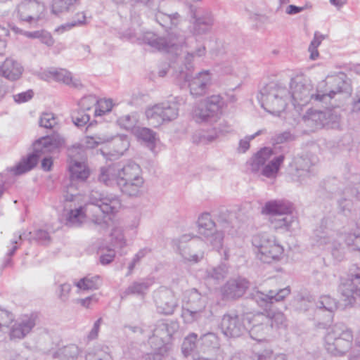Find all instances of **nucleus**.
Instances as JSON below:
<instances>
[{
	"label": "nucleus",
	"mask_w": 360,
	"mask_h": 360,
	"mask_svg": "<svg viewBox=\"0 0 360 360\" xmlns=\"http://www.w3.org/2000/svg\"><path fill=\"white\" fill-rule=\"evenodd\" d=\"M293 139V135L288 131L274 134L271 139L274 148L264 147L255 153L247 162L249 169L253 173L261 171L267 178H275L288 153L287 146L277 145Z\"/></svg>",
	"instance_id": "nucleus-1"
},
{
	"label": "nucleus",
	"mask_w": 360,
	"mask_h": 360,
	"mask_svg": "<svg viewBox=\"0 0 360 360\" xmlns=\"http://www.w3.org/2000/svg\"><path fill=\"white\" fill-rule=\"evenodd\" d=\"M114 181L123 195L131 198L142 195L145 181L143 171L134 161L128 160L114 163Z\"/></svg>",
	"instance_id": "nucleus-2"
},
{
	"label": "nucleus",
	"mask_w": 360,
	"mask_h": 360,
	"mask_svg": "<svg viewBox=\"0 0 360 360\" xmlns=\"http://www.w3.org/2000/svg\"><path fill=\"white\" fill-rule=\"evenodd\" d=\"M112 199L110 197L103 196L97 192H92L89 196V203L85 206H80L78 208L70 210L67 220L68 222L74 226H79L86 217V212L89 210L90 205L95 206L101 212V216H96L94 219L95 224L100 225L102 229H106L109 227L112 219Z\"/></svg>",
	"instance_id": "nucleus-3"
},
{
	"label": "nucleus",
	"mask_w": 360,
	"mask_h": 360,
	"mask_svg": "<svg viewBox=\"0 0 360 360\" xmlns=\"http://www.w3.org/2000/svg\"><path fill=\"white\" fill-rule=\"evenodd\" d=\"M64 144V139L58 134L43 136L33 143V153L22 158L10 171L15 175H20L32 169L37 164L39 158L45 153L58 151Z\"/></svg>",
	"instance_id": "nucleus-4"
},
{
	"label": "nucleus",
	"mask_w": 360,
	"mask_h": 360,
	"mask_svg": "<svg viewBox=\"0 0 360 360\" xmlns=\"http://www.w3.org/2000/svg\"><path fill=\"white\" fill-rule=\"evenodd\" d=\"M257 98L266 112L278 116L286 108L290 91L282 84L270 82L260 89Z\"/></svg>",
	"instance_id": "nucleus-5"
},
{
	"label": "nucleus",
	"mask_w": 360,
	"mask_h": 360,
	"mask_svg": "<svg viewBox=\"0 0 360 360\" xmlns=\"http://www.w3.org/2000/svg\"><path fill=\"white\" fill-rule=\"evenodd\" d=\"M352 340L351 330L342 323H338L328 328L324 347L333 356H343L350 349Z\"/></svg>",
	"instance_id": "nucleus-6"
},
{
	"label": "nucleus",
	"mask_w": 360,
	"mask_h": 360,
	"mask_svg": "<svg viewBox=\"0 0 360 360\" xmlns=\"http://www.w3.org/2000/svg\"><path fill=\"white\" fill-rule=\"evenodd\" d=\"M181 317L186 323L199 320L205 314L207 297L195 288L186 290L182 301Z\"/></svg>",
	"instance_id": "nucleus-7"
},
{
	"label": "nucleus",
	"mask_w": 360,
	"mask_h": 360,
	"mask_svg": "<svg viewBox=\"0 0 360 360\" xmlns=\"http://www.w3.org/2000/svg\"><path fill=\"white\" fill-rule=\"evenodd\" d=\"M290 89V99L292 101L294 105L304 106L312 100L323 102L322 98L316 96L319 94L318 86L314 90V85L308 79H292Z\"/></svg>",
	"instance_id": "nucleus-8"
},
{
	"label": "nucleus",
	"mask_w": 360,
	"mask_h": 360,
	"mask_svg": "<svg viewBox=\"0 0 360 360\" xmlns=\"http://www.w3.org/2000/svg\"><path fill=\"white\" fill-rule=\"evenodd\" d=\"M145 114L149 124L158 127L165 122L176 119L179 116V108L175 103L165 101L148 108Z\"/></svg>",
	"instance_id": "nucleus-9"
},
{
	"label": "nucleus",
	"mask_w": 360,
	"mask_h": 360,
	"mask_svg": "<svg viewBox=\"0 0 360 360\" xmlns=\"http://www.w3.org/2000/svg\"><path fill=\"white\" fill-rule=\"evenodd\" d=\"M191 238V236L185 234L173 240V244L186 262L198 263L204 257L205 244L200 240Z\"/></svg>",
	"instance_id": "nucleus-10"
},
{
	"label": "nucleus",
	"mask_w": 360,
	"mask_h": 360,
	"mask_svg": "<svg viewBox=\"0 0 360 360\" xmlns=\"http://www.w3.org/2000/svg\"><path fill=\"white\" fill-rule=\"evenodd\" d=\"M316 158L309 153L295 157L291 165L294 168L290 173L292 180L300 184H307L316 174Z\"/></svg>",
	"instance_id": "nucleus-11"
},
{
	"label": "nucleus",
	"mask_w": 360,
	"mask_h": 360,
	"mask_svg": "<svg viewBox=\"0 0 360 360\" xmlns=\"http://www.w3.org/2000/svg\"><path fill=\"white\" fill-rule=\"evenodd\" d=\"M198 233L205 237L214 249L219 251L223 246L224 233L216 229L217 224L207 212L201 214L198 219Z\"/></svg>",
	"instance_id": "nucleus-12"
},
{
	"label": "nucleus",
	"mask_w": 360,
	"mask_h": 360,
	"mask_svg": "<svg viewBox=\"0 0 360 360\" xmlns=\"http://www.w3.org/2000/svg\"><path fill=\"white\" fill-rule=\"evenodd\" d=\"M331 86H328L326 81H321L318 84L317 97L322 98L323 102L327 103L337 94L346 93L350 94L352 86L349 79L344 73H340L332 78Z\"/></svg>",
	"instance_id": "nucleus-13"
},
{
	"label": "nucleus",
	"mask_w": 360,
	"mask_h": 360,
	"mask_svg": "<svg viewBox=\"0 0 360 360\" xmlns=\"http://www.w3.org/2000/svg\"><path fill=\"white\" fill-rule=\"evenodd\" d=\"M245 320L250 337L257 341L265 340L272 332L269 315L264 313H246Z\"/></svg>",
	"instance_id": "nucleus-14"
},
{
	"label": "nucleus",
	"mask_w": 360,
	"mask_h": 360,
	"mask_svg": "<svg viewBox=\"0 0 360 360\" xmlns=\"http://www.w3.org/2000/svg\"><path fill=\"white\" fill-rule=\"evenodd\" d=\"M222 104V98L219 95H212L195 108L193 117L198 122L215 121Z\"/></svg>",
	"instance_id": "nucleus-15"
},
{
	"label": "nucleus",
	"mask_w": 360,
	"mask_h": 360,
	"mask_svg": "<svg viewBox=\"0 0 360 360\" xmlns=\"http://www.w3.org/2000/svg\"><path fill=\"white\" fill-rule=\"evenodd\" d=\"M180 76L188 82L191 94L194 97L202 96L207 94L212 82L211 73L208 70H203L195 76L181 70Z\"/></svg>",
	"instance_id": "nucleus-16"
},
{
	"label": "nucleus",
	"mask_w": 360,
	"mask_h": 360,
	"mask_svg": "<svg viewBox=\"0 0 360 360\" xmlns=\"http://www.w3.org/2000/svg\"><path fill=\"white\" fill-rule=\"evenodd\" d=\"M245 316L246 314H224L221 322V330L224 335L229 338H238L248 331V327Z\"/></svg>",
	"instance_id": "nucleus-17"
},
{
	"label": "nucleus",
	"mask_w": 360,
	"mask_h": 360,
	"mask_svg": "<svg viewBox=\"0 0 360 360\" xmlns=\"http://www.w3.org/2000/svg\"><path fill=\"white\" fill-rule=\"evenodd\" d=\"M83 150L80 147L73 146L68 150V169L72 181H85L89 176L85 162L83 161Z\"/></svg>",
	"instance_id": "nucleus-18"
},
{
	"label": "nucleus",
	"mask_w": 360,
	"mask_h": 360,
	"mask_svg": "<svg viewBox=\"0 0 360 360\" xmlns=\"http://www.w3.org/2000/svg\"><path fill=\"white\" fill-rule=\"evenodd\" d=\"M44 11V5L37 0H22L16 8L19 20L29 23H37Z\"/></svg>",
	"instance_id": "nucleus-19"
},
{
	"label": "nucleus",
	"mask_w": 360,
	"mask_h": 360,
	"mask_svg": "<svg viewBox=\"0 0 360 360\" xmlns=\"http://www.w3.org/2000/svg\"><path fill=\"white\" fill-rule=\"evenodd\" d=\"M154 300L158 312L172 314L178 306V302L173 291L165 287H160L153 293Z\"/></svg>",
	"instance_id": "nucleus-20"
},
{
	"label": "nucleus",
	"mask_w": 360,
	"mask_h": 360,
	"mask_svg": "<svg viewBox=\"0 0 360 360\" xmlns=\"http://www.w3.org/2000/svg\"><path fill=\"white\" fill-rule=\"evenodd\" d=\"M38 321L36 313L24 314L20 316L11 327L9 336L11 340L25 338L34 328Z\"/></svg>",
	"instance_id": "nucleus-21"
},
{
	"label": "nucleus",
	"mask_w": 360,
	"mask_h": 360,
	"mask_svg": "<svg viewBox=\"0 0 360 360\" xmlns=\"http://www.w3.org/2000/svg\"><path fill=\"white\" fill-rule=\"evenodd\" d=\"M250 287V283L245 278L238 277L229 280L221 288L224 300H235L241 297Z\"/></svg>",
	"instance_id": "nucleus-22"
},
{
	"label": "nucleus",
	"mask_w": 360,
	"mask_h": 360,
	"mask_svg": "<svg viewBox=\"0 0 360 360\" xmlns=\"http://www.w3.org/2000/svg\"><path fill=\"white\" fill-rule=\"evenodd\" d=\"M193 32L197 35L205 34L210 32L213 23L214 18L212 13L207 9L198 8L192 10Z\"/></svg>",
	"instance_id": "nucleus-23"
},
{
	"label": "nucleus",
	"mask_w": 360,
	"mask_h": 360,
	"mask_svg": "<svg viewBox=\"0 0 360 360\" xmlns=\"http://www.w3.org/2000/svg\"><path fill=\"white\" fill-rule=\"evenodd\" d=\"M290 293L288 287L278 290H271L267 294L259 290L253 292L252 298L262 307H267L269 304H273L283 300Z\"/></svg>",
	"instance_id": "nucleus-24"
},
{
	"label": "nucleus",
	"mask_w": 360,
	"mask_h": 360,
	"mask_svg": "<svg viewBox=\"0 0 360 360\" xmlns=\"http://www.w3.org/2000/svg\"><path fill=\"white\" fill-rule=\"evenodd\" d=\"M179 323L174 321H159L153 332L158 336V345H165L169 340L173 334L179 329Z\"/></svg>",
	"instance_id": "nucleus-25"
},
{
	"label": "nucleus",
	"mask_w": 360,
	"mask_h": 360,
	"mask_svg": "<svg viewBox=\"0 0 360 360\" xmlns=\"http://www.w3.org/2000/svg\"><path fill=\"white\" fill-rule=\"evenodd\" d=\"M292 211V205L283 200H274L266 202L262 208V214L268 215L269 218L276 217L278 215Z\"/></svg>",
	"instance_id": "nucleus-26"
},
{
	"label": "nucleus",
	"mask_w": 360,
	"mask_h": 360,
	"mask_svg": "<svg viewBox=\"0 0 360 360\" xmlns=\"http://www.w3.org/2000/svg\"><path fill=\"white\" fill-rule=\"evenodd\" d=\"M269 221L272 229L282 231H290L297 225V217L292 214V211L276 217L269 218Z\"/></svg>",
	"instance_id": "nucleus-27"
},
{
	"label": "nucleus",
	"mask_w": 360,
	"mask_h": 360,
	"mask_svg": "<svg viewBox=\"0 0 360 360\" xmlns=\"http://www.w3.org/2000/svg\"><path fill=\"white\" fill-rule=\"evenodd\" d=\"M340 291L345 301L352 304L354 301V296L360 297V274L352 275L351 278L340 287Z\"/></svg>",
	"instance_id": "nucleus-28"
},
{
	"label": "nucleus",
	"mask_w": 360,
	"mask_h": 360,
	"mask_svg": "<svg viewBox=\"0 0 360 360\" xmlns=\"http://www.w3.org/2000/svg\"><path fill=\"white\" fill-rule=\"evenodd\" d=\"M23 72V68L17 60L8 58L0 65V75L10 81L18 79Z\"/></svg>",
	"instance_id": "nucleus-29"
},
{
	"label": "nucleus",
	"mask_w": 360,
	"mask_h": 360,
	"mask_svg": "<svg viewBox=\"0 0 360 360\" xmlns=\"http://www.w3.org/2000/svg\"><path fill=\"white\" fill-rule=\"evenodd\" d=\"M155 18L167 32L176 28L182 22L181 16L177 12L167 14L158 11L155 13Z\"/></svg>",
	"instance_id": "nucleus-30"
},
{
	"label": "nucleus",
	"mask_w": 360,
	"mask_h": 360,
	"mask_svg": "<svg viewBox=\"0 0 360 360\" xmlns=\"http://www.w3.org/2000/svg\"><path fill=\"white\" fill-rule=\"evenodd\" d=\"M153 283L154 281L152 278H143L134 281L122 293L121 297L123 298L124 297L129 295H136L143 297Z\"/></svg>",
	"instance_id": "nucleus-31"
},
{
	"label": "nucleus",
	"mask_w": 360,
	"mask_h": 360,
	"mask_svg": "<svg viewBox=\"0 0 360 360\" xmlns=\"http://www.w3.org/2000/svg\"><path fill=\"white\" fill-rule=\"evenodd\" d=\"M118 225L120 222L114 219V258L117 255L122 256L127 252V243L123 233V229Z\"/></svg>",
	"instance_id": "nucleus-32"
},
{
	"label": "nucleus",
	"mask_w": 360,
	"mask_h": 360,
	"mask_svg": "<svg viewBox=\"0 0 360 360\" xmlns=\"http://www.w3.org/2000/svg\"><path fill=\"white\" fill-rule=\"evenodd\" d=\"M143 43L146 44L158 51H167L168 48L173 46L174 43L168 41L165 37H158L151 32H145L142 37Z\"/></svg>",
	"instance_id": "nucleus-33"
},
{
	"label": "nucleus",
	"mask_w": 360,
	"mask_h": 360,
	"mask_svg": "<svg viewBox=\"0 0 360 360\" xmlns=\"http://www.w3.org/2000/svg\"><path fill=\"white\" fill-rule=\"evenodd\" d=\"M274 236L266 233H260L253 236L252 238V245L257 250V257L264 262V258L266 257L267 247Z\"/></svg>",
	"instance_id": "nucleus-34"
},
{
	"label": "nucleus",
	"mask_w": 360,
	"mask_h": 360,
	"mask_svg": "<svg viewBox=\"0 0 360 360\" xmlns=\"http://www.w3.org/2000/svg\"><path fill=\"white\" fill-rule=\"evenodd\" d=\"M274 236L266 233H260L253 236L252 238V245L257 250V257L264 262V258L266 257L267 247Z\"/></svg>",
	"instance_id": "nucleus-35"
},
{
	"label": "nucleus",
	"mask_w": 360,
	"mask_h": 360,
	"mask_svg": "<svg viewBox=\"0 0 360 360\" xmlns=\"http://www.w3.org/2000/svg\"><path fill=\"white\" fill-rule=\"evenodd\" d=\"M325 116V110L310 109L307 110L303 118L308 126L318 129L326 127L327 124Z\"/></svg>",
	"instance_id": "nucleus-36"
},
{
	"label": "nucleus",
	"mask_w": 360,
	"mask_h": 360,
	"mask_svg": "<svg viewBox=\"0 0 360 360\" xmlns=\"http://www.w3.org/2000/svg\"><path fill=\"white\" fill-rule=\"evenodd\" d=\"M198 343L201 346L200 349L204 353L207 352L210 355L215 353L219 345L217 337L212 333L203 335L198 340ZM202 358L204 359L205 357L202 356ZM205 358L207 359V357ZM207 358H211V356H207Z\"/></svg>",
	"instance_id": "nucleus-37"
},
{
	"label": "nucleus",
	"mask_w": 360,
	"mask_h": 360,
	"mask_svg": "<svg viewBox=\"0 0 360 360\" xmlns=\"http://www.w3.org/2000/svg\"><path fill=\"white\" fill-rule=\"evenodd\" d=\"M79 354V347L71 344L59 348L53 354V360H77Z\"/></svg>",
	"instance_id": "nucleus-38"
},
{
	"label": "nucleus",
	"mask_w": 360,
	"mask_h": 360,
	"mask_svg": "<svg viewBox=\"0 0 360 360\" xmlns=\"http://www.w3.org/2000/svg\"><path fill=\"white\" fill-rule=\"evenodd\" d=\"M81 0H53L51 12L55 15L67 13L80 4Z\"/></svg>",
	"instance_id": "nucleus-39"
},
{
	"label": "nucleus",
	"mask_w": 360,
	"mask_h": 360,
	"mask_svg": "<svg viewBox=\"0 0 360 360\" xmlns=\"http://www.w3.org/2000/svg\"><path fill=\"white\" fill-rule=\"evenodd\" d=\"M102 284V278L98 275L86 276L75 283V285L83 290L98 289Z\"/></svg>",
	"instance_id": "nucleus-40"
},
{
	"label": "nucleus",
	"mask_w": 360,
	"mask_h": 360,
	"mask_svg": "<svg viewBox=\"0 0 360 360\" xmlns=\"http://www.w3.org/2000/svg\"><path fill=\"white\" fill-rule=\"evenodd\" d=\"M267 247L266 257L264 258V263H271L278 260L283 253V247L279 245L274 237L272 238Z\"/></svg>",
	"instance_id": "nucleus-41"
},
{
	"label": "nucleus",
	"mask_w": 360,
	"mask_h": 360,
	"mask_svg": "<svg viewBox=\"0 0 360 360\" xmlns=\"http://www.w3.org/2000/svg\"><path fill=\"white\" fill-rule=\"evenodd\" d=\"M227 272V267L224 264L217 266H210L205 271V278L217 281H222L226 276Z\"/></svg>",
	"instance_id": "nucleus-42"
},
{
	"label": "nucleus",
	"mask_w": 360,
	"mask_h": 360,
	"mask_svg": "<svg viewBox=\"0 0 360 360\" xmlns=\"http://www.w3.org/2000/svg\"><path fill=\"white\" fill-rule=\"evenodd\" d=\"M129 147V141L126 135L114 136V158L122 155Z\"/></svg>",
	"instance_id": "nucleus-43"
},
{
	"label": "nucleus",
	"mask_w": 360,
	"mask_h": 360,
	"mask_svg": "<svg viewBox=\"0 0 360 360\" xmlns=\"http://www.w3.org/2000/svg\"><path fill=\"white\" fill-rule=\"evenodd\" d=\"M219 136V131L215 129H212L207 132H199L193 136V142L197 143L207 144L214 141Z\"/></svg>",
	"instance_id": "nucleus-44"
},
{
	"label": "nucleus",
	"mask_w": 360,
	"mask_h": 360,
	"mask_svg": "<svg viewBox=\"0 0 360 360\" xmlns=\"http://www.w3.org/2000/svg\"><path fill=\"white\" fill-rule=\"evenodd\" d=\"M112 108V101L111 99H97L96 108L94 110V117H102L110 112Z\"/></svg>",
	"instance_id": "nucleus-45"
},
{
	"label": "nucleus",
	"mask_w": 360,
	"mask_h": 360,
	"mask_svg": "<svg viewBox=\"0 0 360 360\" xmlns=\"http://www.w3.org/2000/svg\"><path fill=\"white\" fill-rule=\"evenodd\" d=\"M49 77L53 79L58 82H62L66 84H70L72 82V76L70 72L65 69H54L49 70Z\"/></svg>",
	"instance_id": "nucleus-46"
},
{
	"label": "nucleus",
	"mask_w": 360,
	"mask_h": 360,
	"mask_svg": "<svg viewBox=\"0 0 360 360\" xmlns=\"http://www.w3.org/2000/svg\"><path fill=\"white\" fill-rule=\"evenodd\" d=\"M316 307L329 312H333L338 307L335 300L328 295L321 296L316 302Z\"/></svg>",
	"instance_id": "nucleus-47"
},
{
	"label": "nucleus",
	"mask_w": 360,
	"mask_h": 360,
	"mask_svg": "<svg viewBox=\"0 0 360 360\" xmlns=\"http://www.w3.org/2000/svg\"><path fill=\"white\" fill-rule=\"evenodd\" d=\"M71 117L73 123L78 127L85 126L90 120L89 113L79 108L74 111Z\"/></svg>",
	"instance_id": "nucleus-48"
},
{
	"label": "nucleus",
	"mask_w": 360,
	"mask_h": 360,
	"mask_svg": "<svg viewBox=\"0 0 360 360\" xmlns=\"http://www.w3.org/2000/svg\"><path fill=\"white\" fill-rule=\"evenodd\" d=\"M198 335L195 333H191L185 338L182 343V351L184 354L187 355L192 352L196 347Z\"/></svg>",
	"instance_id": "nucleus-49"
},
{
	"label": "nucleus",
	"mask_w": 360,
	"mask_h": 360,
	"mask_svg": "<svg viewBox=\"0 0 360 360\" xmlns=\"http://www.w3.org/2000/svg\"><path fill=\"white\" fill-rule=\"evenodd\" d=\"M112 245H101L98 248L100 262L102 265H107L112 262Z\"/></svg>",
	"instance_id": "nucleus-50"
},
{
	"label": "nucleus",
	"mask_w": 360,
	"mask_h": 360,
	"mask_svg": "<svg viewBox=\"0 0 360 360\" xmlns=\"http://www.w3.org/2000/svg\"><path fill=\"white\" fill-rule=\"evenodd\" d=\"M57 124V118L52 112H44L39 119V126L46 129H52Z\"/></svg>",
	"instance_id": "nucleus-51"
},
{
	"label": "nucleus",
	"mask_w": 360,
	"mask_h": 360,
	"mask_svg": "<svg viewBox=\"0 0 360 360\" xmlns=\"http://www.w3.org/2000/svg\"><path fill=\"white\" fill-rule=\"evenodd\" d=\"M267 315L271 318V326L272 330L276 328H285L287 326L286 319L281 312L269 313Z\"/></svg>",
	"instance_id": "nucleus-52"
},
{
	"label": "nucleus",
	"mask_w": 360,
	"mask_h": 360,
	"mask_svg": "<svg viewBox=\"0 0 360 360\" xmlns=\"http://www.w3.org/2000/svg\"><path fill=\"white\" fill-rule=\"evenodd\" d=\"M206 49L204 46H200L196 49V50L193 53H188L185 57V67L186 69L191 72L193 69V65L191 64V61L193 60L194 57H202L205 55Z\"/></svg>",
	"instance_id": "nucleus-53"
},
{
	"label": "nucleus",
	"mask_w": 360,
	"mask_h": 360,
	"mask_svg": "<svg viewBox=\"0 0 360 360\" xmlns=\"http://www.w3.org/2000/svg\"><path fill=\"white\" fill-rule=\"evenodd\" d=\"M97 98L94 96H87L83 97L79 102V108L89 112L91 111L94 107L96 108Z\"/></svg>",
	"instance_id": "nucleus-54"
},
{
	"label": "nucleus",
	"mask_w": 360,
	"mask_h": 360,
	"mask_svg": "<svg viewBox=\"0 0 360 360\" xmlns=\"http://www.w3.org/2000/svg\"><path fill=\"white\" fill-rule=\"evenodd\" d=\"M230 214L227 212H221L217 215V224L225 231H230L232 228Z\"/></svg>",
	"instance_id": "nucleus-55"
},
{
	"label": "nucleus",
	"mask_w": 360,
	"mask_h": 360,
	"mask_svg": "<svg viewBox=\"0 0 360 360\" xmlns=\"http://www.w3.org/2000/svg\"><path fill=\"white\" fill-rule=\"evenodd\" d=\"M112 169L111 165L102 167L101 168V172L98 176V181L101 183H103L106 186H110L112 184Z\"/></svg>",
	"instance_id": "nucleus-56"
},
{
	"label": "nucleus",
	"mask_w": 360,
	"mask_h": 360,
	"mask_svg": "<svg viewBox=\"0 0 360 360\" xmlns=\"http://www.w3.org/2000/svg\"><path fill=\"white\" fill-rule=\"evenodd\" d=\"M137 119L134 115H125L117 120V124L126 130L131 129L136 124Z\"/></svg>",
	"instance_id": "nucleus-57"
},
{
	"label": "nucleus",
	"mask_w": 360,
	"mask_h": 360,
	"mask_svg": "<svg viewBox=\"0 0 360 360\" xmlns=\"http://www.w3.org/2000/svg\"><path fill=\"white\" fill-rule=\"evenodd\" d=\"M13 320L14 316L11 312L0 308V331L8 328Z\"/></svg>",
	"instance_id": "nucleus-58"
},
{
	"label": "nucleus",
	"mask_w": 360,
	"mask_h": 360,
	"mask_svg": "<svg viewBox=\"0 0 360 360\" xmlns=\"http://www.w3.org/2000/svg\"><path fill=\"white\" fill-rule=\"evenodd\" d=\"M314 240L318 245H328L330 242V238L328 231L316 229L314 232Z\"/></svg>",
	"instance_id": "nucleus-59"
},
{
	"label": "nucleus",
	"mask_w": 360,
	"mask_h": 360,
	"mask_svg": "<svg viewBox=\"0 0 360 360\" xmlns=\"http://www.w3.org/2000/svg\"><path fill=\"white\" fill-rule=\"evenodd\" d=\"M325 115V120L327 122L326 127L333 128L338 126L340 117L337 113L333 110L326 109Z\"/></svg>",
	"instance_id": "nucleus-60"
},
{
	"label": "nucleus",
	"mask_w": 360,
	"mask_h": 360,
	"mask_svg": "<svg viewBox=\"0 0 360 360\" xmlns=\"http://www.w3.org/2000/svg\"><path fill=\"white\" fill-rule=\"evenodd\" d=\"M32 238L37 240L39 243L46 245L50 241L49 233L43 229L36 230L32 233Z\"/></svg>",
	"instance_id": "nucleus-61"
},
{
	"label": "nucleus",
	"mask_w": 360,
	"mask_h": 360,
	"mask_svg": "<svg viewBox=\"0 0 360 360\" xmlns=\"http://www.w3.org/2000/svg\"><path fill=\"white\" fill-rule=\"evenodd\" d=\"M139 137L146 142L153 143L155 140V134L153 130L144 127L139 129Z\"/></svg>",
	"instance_id": "nucleus-62"
},
{
	"label": "nucleus",
	"mask_w": 360,
	"mask_h": 360,
	"mask_svg": "<svg viewBox=\"0 0 360 360\" xmlns=\"http://www.w3.org/2000/svg\"><path fill=\"white\" fill-rule=\"evenodd\" d=\"M71 285L67 283L59 285L58 297L62 302H66L68 300L71 291Z\"/></svg>",
	"instance_id": "nucleus-63"
},
{
	"label": "nucleus",
	"mask_w": 360,
	"mask_h": 360,
	"mask_svg": "<svg viewBox=\"0 0 360 360\" xmlns=\"http://www.w3.org/2000/svg\"><path fill=\"white\" fill-rule=\"evenodd\" d=\"M103 323V319L101 317L99 318L98 319H97L94 323V325H93L91 330L89 331V333H88V335L86 336L88 341H92V340L97 339V338L98 336L100 326Z\"/></svg>",
	"instance_id": "nucleus-64"
}]
</instances>
